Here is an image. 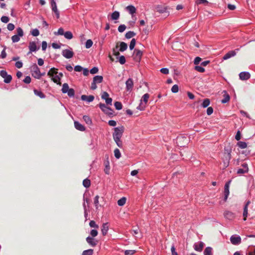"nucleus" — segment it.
Instances as JSON below:
<instances>
[{
    "instance_id": "1",
    "label": "nucleus",
    "mask_w": 255,
    "mask_h": 255,
    "mask_svg": "<svg viewBox=\"0 0 255 255\" xmlns=\"http://www.w3.org/2000/svg\"><path fill=\"white\" fill-rule=\"evenodd\" d=\"M124 131V127L121 126L114 128V132L113 133V138H121Z\"/></svg>"
},
{
    "instance_id": "2",
    "label": "nucleus",
    "mask_w": 255,
    "mask_h": 255,
    "mask_svg": "<svg viewBox=\"0 0 255 255\" xmlns=\"http://www.w3.org/2000/svg\"><path fill=\"white\" fill-rule=\"evenodd\" d=\"M176 141L178 146L184 147L188 144L189 139L187 137L180 136L177 137Z\"/></svg>"
},
{
    "instance_id": "3",
    "label": "nucleus",
    "mask_w": 255,
    "mask_h": 255,
    "mask_svg": "<svg viewBox=\"0 0 255 255\" xmlns=\"http://www.w3.org/2000/svg\"><path fill=\"white\" fill-rule=\"evenodd\" d=\"M0 76L4 79V82L5 83H9L12 80L11 75H8L5 70H1L0 71Z\"/></svg>"
},
{
    "instance_id": "4",
    "label": "nucleus",
    "mask_w": 255,
    "mask_h": 255,
    "mask_svg": "<svg viewBox=\"0 0 255 255\" xmlns=\"http://www.w3.org/2000/svg\"><path fill=\"white\" fill-rule=\"evenodd\" d=\"M99 107L106 114L109 116L113 115V110L110 108L107 107L105 104L100 103Z\"/></svg>"
},
{
    "instance_id": "5",
    "label": "nucleus",
    "mask_w": 255,
    "mask_h": 255,
    "mask_svg": "<svg viewBox=\"0 0 255 255\" xmlns=\"http://www.w3.org/2000/svg\"><path fill=\"white\" fill-rule=\"evenodd\" d=\"M230 241L233 245H238L241 243V238L239 236L233 235L230 238Z\"/></svg>"
},
{
    "instance_id": "6",
    "label": "nucleus",
    "mask_w": 255,
    "mask_h": 255,
    "mask_svg": "<svg viewBox=\"0 0 255 255\" xmlns=\"http://www.w3.org/2000/svg\"><path fill=\"white\" fill-rule=\"evenodd\" d=\"M142 56V52L139 49L134 50L133 59L136 62H139Z\"/></svg>"
},
{
    "instance_id": "7",
    "label": "nucleus",
    "mask_w": 255,
    "mask_h": 255,
    "mask_svg": "<svg viewBox=\"0 0 255 255\" xmlns=\"http://www.w3.org/2000/svg\"><path fill=\"white\" fill-rule=\"evenodd\" d=\"M32 76L37 79L40 78V71L36 65H34L32 68Z\"/></svg>"
},
{
    "instance_id": "8",
    "label": "nucleus",
    "mask_w": 255,
    "mask_h": 255,
    "mask_svg": "<svg viewBox=\"0 0 255 255\" xmlns=\"http://www.w3.org/2000/svg\"><path fill=\"white\" fill-rule=\"evenodd\" d=\"M62 55L67 59L71 58L74 55V52L70 50H63L62 52Z\"/></svg>"
},
{
    "instance_id": "9",
    "label": "nucleus",
    "mask_w": 255,
    "mask_h": 255,
    "mask_svg": "<svg viewBox=\"0 0 255 255\" xmlns=\"http://www.w3.org/2000/svg\"><path fill=\"white\" fill-rule=\"evenodd\" d=\"M231 149L230 147H225V158L227 162V163H229V160L231 158Z\"/></svg>"
},
{
    "instance_id": "10",
    "label": "nucleus",
    "mask_w": 255,
    "mask_h": 255,
    "mask_svg": "<svg viewBox=\"0 0 255 255\" xmlns=\"http://www.w3.org/2000/svg\"><path fill=\"white\" fill-rule=\"evenodd\" d=\"M87 242L91 246L95 247L98 244V241L96 240L94 238L90 236L86 238Z\"/></svg>"
},
{
    "instance_id": "11",
    "label": "nucleus",
    "mask_w": 255,
    "mask_h": 255,
    "mask_svg": "<svg viewBox=\"0 0 255 255\" xmlns=\"http://www.w3.org/2000/svg\"><path fill=\"white\" fill-rule=\"evenodd\" d=\"M239 77L240 79L242 80H247L250 78L251 75L249 72H242L240 73Z\"/></svg>"
},
{
    "instance_id": "12",
    "label": "nucleus",
    "mask_w": 255,
    "mask_h": 255,
    "mask_svg": "<svg viewBox=\"0 0 255 255\" xmlns=\"http://www.w3.org/2000/svg\"><path fill=\"white\" fill-rule=\"evenodd\" d=\"M94 96L93 95L87 96L83 95L81 97L82 100L87 101L89 103L92 102L94 100Z\"/></svg>"
},
{
    "instance_id": "13",
    "label": "nucleus",
    "mask_w": 255,
    "mask_h": 255,
    "mask_svg": "<svg viewBox=\"0 0 255 255\" xmlns=\"http://www.w3.org/2000/svg\"><path fill=\"white\" fill-rule=\"evenodd\" d=\"M231 183V181H228L225 186L224 194H225V201H226L228 195L229 194V184Z\"/></svg>"
},
{
    "instance_id": "14",
    "label": "nucleus",
    "mask_w": 255,
    "mask_h": 255,
    "mask_svg": "<svg viewBox=\"0 0 255 255\" xmlns=\"http://www.w3.org/2000/svg\"><path fill=\"white\" fill-rule=\"evenodd\" d=\"M28 47L30 51L28 53V54H30L32 52L35 51L37 50V46L36 43L34 41H31L29 42Z\"/></svg>"
},
{
    "instance_id": "15",
    "label": "nucleus",
    "mask_w": 255,
    "mask_h": 255,
    "mask_svg": "<svg viewBox=\"0 0 255 255\" xmlns=\"http://www.w3.org/2000/svg\"><path fill=\"white\" fill-rule=\"evenodd\" d=\"M250 201H248L245 206H244V211H243V217H244V218H243V220L244 221H246L247 220V216H248V206L250 204Z\"/></svg>"
},
{
    "instance_id": "16",
    "label": "nucleus",
    "mask_w": 255,
    "mask_h": 255,
    "mask_svg": "<svg viewBox=\"0 0 255 255\" xmlns=\"http://www.w3.org/2000/svg\"><path fill=\"white\" fill-rule=\"evenodd\" d=\"M236 55V52L235 50H232L228 52L227 54H226L224 57H223V59L224 60H227L229 58L233 57Z\"/></svg>"
},
{
    "instance_id": "17",
    "label": "nucleus",
    "mask_w": 255,
    "mask_h": 255,
    "mask_svg": "<svg viewBox=\"0 0 255 255\" xmlns=\"http://www.w3.org/2000/svg\"><path fill=\"white\" fill-rule=\"evenodd\" d=\"M126 88L128 91L130 90L133 88V82L131 78H129L126 82Z\"/></svg>"
},
{
    "instance_id": "18",
    "label": "nucleus",
    "mask_w": 255,
    "mask_h": 255,
    "mask_svg": "<svg viewBox=\"0 0 255 255\" xmlns=\"http://www.w3.org/2000/svg\"><path fill=\"white\" fill-rule=\"evenodd\" d=\"M204 246V244L203 242H200L198 244H195L194 245V248L196 251L201 252L203 250Z\"/></svg>"
},
{
    "instance_id": "19",
    "label": "nucleus",
    "mask_w": 255,
    "mask_h": 255,
    "mask_svg": "<svg viewBox=\"0 0 255 255\" xmlns=\"http://www.w3.org/2000/svg\"><path fill=\"white\" fill-rule=\"evenodd\" d=\"M109 230V226L107 223H104L102 225L101 231L102 235L103 236H105L107 235L108 231Z\"/></svg>"
},
{
    "instance_id": "20",
    "label": "nucleus",
    "mask_w": 255,
    "mask_h": 255,
    "mask_svg": "<svg viewBox=\"0 0 255 255\" xmlns=\"http://www.w3.org/2000/svg\"><path fill=\"white\" fill-rule=\"evenodd\" d=\"M223 93L224 98L221 100V102L223 104H225L229 101L230 97L226 91H224Z\"/></svg>"
},
{
    "instance_id": "21",
    "label": "nucleus",
    "mask_w": 255,
    "mask_h": 255,
    "mask_svg": "<svg viewBox=\"0 0 255 255\" xmlns=\"http://www.w3.org/2000/svg\"><path fill=\"white\" fill-rule=\"evenodd\" d=\"M74 126L75 128L79 130L80 131H84L85 130V128L84 126L79 123L78 122H74Z\"/></svg>"
},
{
    "instance_id": "22",
    "label": "nucleus",
    "mask_w": 255,
    "mask_h": 255,
    "mask_svg": "<svg viewBox=\"0 0 255 255\" xmlns=\"http://www.w3.org/2000/svg\"><path fill=\"white\" fill-rule=\"evenodd\" d=\"M225 217L229 220H232L235 217L234 214L230 211H226L224 213Z\"/></svg>"
},
{
    "instance_id": "23",
    "label": "nucleus",
    "mask_w": 255,
    "mask_h": 255,
    "mask_svg": "<svg viewBox=\"0 0 255 255\" xmlns=\"http://www.w3.org/2000/svg\"><path fill=\"white\" fill-rule=\"evenodd\" d=\"M58 69L55 68H52L50 69L47 73V75L50 77H53L54 75H56L58 74L57 72Z\"/></svg>"
},
{
    "instance_id": "24",
    "label": "nucleus",
    "mask_w": 255,
    "mask_h": 255,
    "mask_svg": "<svg viewBox=\"0 0 255 255\" xmlns=\"http://www.w3.org/2000/svg\"><path fill=\"white\" fill-rule=\"evenodd\" d=\"M126 8L131 14H133L136 12L135 7L132 5L127 6Z\"/></svg>"
},
{
    "instance_id": "25",
    "label": "nucleus",
    "mask_w": 255,
    "mask_h": 255,
    "mask_svg": "<svg viewBox=\"0 0 255 255\" xmlns=\"http://www.w3.org/2000/svg\"><path fill=\"white\" fill-rule=\"evenodd\" d=\"M103 77L102 76L98 75V76H95L93 78V81L96 84H98V83H102L103 81Z\"/></svg>"
},
{
    "instance_id": "26",
    "label": "nucleus",
    "mask_w": 255,
    "mask_h": 255,
    "mask_svg": "<svg viewBox=\"0 0 255 255\" xmlns=\"http://www.w3.org/2000/svg\"><path fill=\"white\" fill-rule=\"evenodd\" d=\"M155 9L157 12L160 13H163L166 11V7L161 5L157 6L155 7Z\"/></svg>"
},
{
    "instance_id": "27",
    "label": "nucleus",
    "mask_w": 255,
    "mask_h": 255,
    "mask_svg": "<svg viewBox=\"0 0 255 255\" xmlns=\"http://www.w3.org/2000/svg\"><path fill=\"white\" fill-rule=\"evenodd\" d=\"M105 168L104 169V172L107 174H109L110 173V163L109 161H107L105 162Z\"/></svg>"
},
{
    "instance_id": "28",
    "label": "nucleus",
    "mask_w": 255,
    "mask_h": 255,
    "mask_svg": "<svg viewBox=\"0 0 255 255\" xmlns=\"http://www.w3.org/2000/svg\"><path fill=\"white\" fill-rule=\"evenodd\" d=\"M128 48V45L126 43L124 42H120V51L121 52H123L125 50H126Z\"/></svg>"
},
{
    "instance_id": "29",
    "label": "nucleus",
    "mask_w": 255,
    "mask_h": 255,
    "mask_svg": "<svg viewBox=\"0 0 255 255\" xmlns=\"http://www.w3.org/2000/svg\"><path fill=\"white\" fill-rule=\"evenodd\" d=\"M51 80L57 84L59 85H61V83L60 81V77L59 76L56 75L55 76L51 77Z\"/></svg>"
},
{
    "instance_id": "30",
    "label": "nucleus",
    "mask_w": 255,
    "mask_h": 255,
    "mask_svg": "<svg viewBox=\"0 0 255 255\" xmlns=\"http://www.w3.org/2000/svg\"><path fill=\"white\" fill-rule=\"evenodd\" d=\"M33 92L35 95L39 97L41 99L44 98L45 97L44 94L40 91L34 89Z\"/></svg>"
},
{
    "instance_id": "31",
    "label": "nucleus",
    "mask_w": 255,
    "mask_h": 255,
    "mask_svg": "<svg viewBox=\"0 0 255 255\" xmlns=\"http://www.w3.org/2000/svg\"><path fill=\"white\" fill-rule=\"evenodd\" d=\"M121 138H113L117 146L120 148H122L123 147V142Z\"/></svg>"
},
{
    "instance_id": "32",
    "label": "nucleus",
    "mask_w": 255,
    "mask_h": 255,
    "mask_svg": "<svg viewBox=\"0 0 255 255\" xmlns=\"http://www.w3.org/2000/svg\"><path fill=\"white\" fill-rule=\"evenodd\" d=\"M119 17L120 13L117 11H114L111 15V18L113 20H117Z\"/></svg>"
},
{
    "instance_id": "33",
    "label": "nucleus",
    "mask_w": 255,
    "mask_h": 255,
    "mask_svg": "<svg viewBox=\"0 0 255 255\" xmlns=\"http://www.w3.org/2000/svg\"><path fill=\"white\" fill-rule=\"evenodd\" d=\"M212 248L211 247H207L204 251V255H212Z\"/></svg>"
},
{
    "instance_id": "34",
    "label": "nucleus",
    "mask_w": 255,
    "mask_h": 255,
    "mask_svg": "<svg viewBox=\"0 0 255 255\" xmlns=\"http://www.w3.org/2000/svg\"><path fill=\"white\" fill-rule=\"evenodd\" d=\"M135 35H136V34L135 32H134L133 31H129L126 33V34L125 35V37L127 39H129V38H131L134 37Z\"/></svg>"
},
{
    "instance_id": "35",
    "label": "nucleus",
    "mask_w": 255,
    "mask_h": 255,
    "mask_svg": "<svg viewBox=\"0 0 255 255\" xmlns=\"http://www.w3.org/2000/svg\"><path fill=\"white\" fill-rule=\"evenodd\" d=\"M127 199L126 197H122L118 201V205L120 206H122L126 204Z\"/></svg>"
},
{
    "instance_id": "36",
    "label": "nucleus",
    "mask_w": 255,
    "mask_h": 255,
    "mask_svg": "<svg viewBox=\"0 0 255 255\" xmlns=\"http://www.w3.org/2000/svg\"><path fill=\"white\" fill-rule=\"evenodd\" d=\"M64 36L67 39H71L73 37L72 33L69 31L65 32Z\"/></svg>"
},
{
    "instance_id": "37",
    "label": "nucleus",
    "mask_w": 255,
    "mask_h": 255,
    "mask_svg": "<svg viewBox=\"0 0 255 255\" xmlns=\"http://www.w3.org/2000/svg\"><path fill=\"white\" fill-rule=\"evenodd\" d=\"M149 98V95L148 94H147V93L145 94L144 95H143V96L142 97V99L141 100V103L142 102H144L145 104H146Z\"/></svg>"
},
{
    "instance_id": "38",
    "label": "nucleus",
    "mask_w": 255,
    "mask_h": 255,
    "mask_svg": "<svg viewBox=\"0 0 255 255\" xmlns=\"http://www.w3.org/2000/svg\"><path fill=\"white\" fill-rule=\"evenodd\" d=\"M84 121L88 125H91L92 123V120L91 118L88 116H84L83 117Z\"/></svg>"
},
{
    "instance_id": "39",
    "label": "nucleus",
    "mask_w": 255,
    "mask_h": 255,
    "mask_svg": "<svg viewBox=\"0 0 255 255\" xmlns=\"http://www.w3.org/2000/svg\"><path fill=\"white\" fill-rule=\"evenodd\" d=\"M83 185L86 188H88L91 185L90 180L88 179H85L83 181Z\"/></svg>"
},
{
    "instance_id": "40",
    "label": "nucleus",
    "mask_w": 255,
    "mask_h": 255,
    "mask_svg": "<svg viewBox=\"0 0 255 255\" xmlns=\"http://www.w3.org/2000/svg\"><path fill=\"white\" fill-rule=\"evenodd\" d=\"M69 89L68 84L67 83H64L62 86V92L63 93H66L68 90Z\"/></svg>"
},
{
    "instance_id": "41",
    "label": "nucleus",
    "mask_w": 255,
    "mask_h": 255,
    "mask_svg": "<svg viewBox=\"0 0 255 255\" xmlns=\"http://www.w3.org/2000/svg\"><path fill=\"white\" fill-rule=\"evenodd\" d=\"M210 100L209 99H205L204 100V101L202 104V106L203 108H206L210 105Z\"/></svg>"
},
{
    "instance_id": "42",
    "label": "nucleus",
    "mask_w": 255,
    "mask_h": 255,
    "mask_svg": "<svg viewBox=\"0 0 255 255\" xmlns=\"http://www.w3.org/2000/svg\"><path fill=\"white\" fill-rule=\"evenodd\" d=\"M237 145L240 148L244 149L247 147V144L244 141H239L237 143Z\"/></svg>"
},
{
    "instance_id": "43",
    "label": "nucleus",
    "mask_w": 255,
    "mask_h": 255,
    "mask_svg": "<svg viewBox=\"0 0 255 255\" xmlns=\"http://www.w3.org/2000/svg\"><path fill=\"white\" fill-rule=\"evenodd\" d=\"M114 155L115 157L117 159H119L121 157V152L118 148H116L114 150Z\"/></svg>"
},
{
    "instance_id": "44",
    "label": "nucleus",
    "mask_w": 255,
    "mask_h": 255,
    "mask_svg": "<svg viewBox=\"0 0 255 255\" xmlns=\"http://www.w3.org/2000/svg\"><path fill=\"white\" fill-rule=\"evenodd\" d=\"M202 66H198V65H196V66H195L194 67V69L195 70H196L198 72H201V73H203L205 72V69L202 67Z\"/></svg>"
},
{
    "instance_id": "45",
    "label": "nucleus",
    "mask_w": 255,
    "mask_h": 255,
    "mask_svg": "<svg viewBox=\"0 0 255 255\" xmlns=\"http://www.w3.org/2000/svg\"><path fill=\"white\" fill-rule=\"evenodd\" d=\"M114 106L116 108V109L118 110H120L122 109L123 105L122 103L120 102H116L114 103Z\"/></svg>"
},
{
    "instance_id": "46",
    "label": "nucleus",
    "mask_w": 255,
    "mask_h": 255,
    "mask_svg": "<svg viewBox=\"0 0 255 255\" xmlns=\"http://www.w3.org/2000/svg\"><path fill=\"white\" fill-rule=\"evenodd\" d=\"M93 43V42L92 40H91V39L87 40V41L86 42V44H85L86 48L87 49L90 48V47H92Z\"/></svg>"
},
{
    "instance_id": "47",
    "label": "nucleus",
    "mask_w": 255,
    "mask_h": 255,
    "mask_svg": "<svg viewBox=\"0 0 255 255\" xmlns=\"http://www.w3.org/2000/svg\"><path fill=\"white\" fill-rule=\"evenodd\" d=\"M93 254V250L89 249L83 251L82 255H92Z\"/></svg>"
},
{
    "instance_id": "48",
    "label": "nucleus",
    "mask_w": 255,
    "mask_h": 255,
    "mask_svg": "<svg viewBox=\"0 0 255 255\" xmlns=\"http://www.w3.org/2000/svg\"><path fill=\"white\" fill-rule=\"evenodd\" d=\"M64 30L63 28H60L58 29L57 32H54V34L56 35H63L64 34Z\"/></svg>"
},
{
    "instance_id": "49",
    "label": "nucleus",
    "mask_w": 255,
    "mask_h": 255,
    "mask_svg": "<svg viewBox=\"0 0 255 255\" xmlns=\"http://www.w3.org/2000/svg\"><path fill=\"white\" fill-rule=\"evenodd\" d=\"M99 196L98 195L96 196L94 198V203L97 209L98 208L99 206Z\"/></svg>"
},
{
    "instance_id": "50",
    "label": "nucleus",
    "mask_w": 255,
    "mask_h": 255,
    "mask_svg": "<svg viewBox=\"0 0 255 255\" xmlns=\"http://www.w3.org/2000/svg\"><path fill=\"white\" fill-rule=\"evenodd\" d=\"M11 40L13 42H17L20 40V36L17 35H14L11 37Z\"/></svg>"
},
{
    "instance_id": "51",
    "label": "nucleus",
    "mask_w": 255,
    "mask_h": 255,
    "mask_svg": "<svg viewBox=\"0 0 255 255\" xmlns=\"http://www.w3.org/2000/svg\"><path fill=\"white\" fill-rule=\"evenodd\" d=\"M135 43H136L135 39L134 38L132 39V40H131V41L130 42V44H129L130 50H131L134 48V47L135 45Z\"/></svg>"
},
{
    "instance_id": "52",
    "label": "nucleus",
    "mask_w": 255,
    "mask_h": 255,
    "mask_svg": "<svg viewBox=\"0 0 255 255\" xmlns=\"http://www.w3.org/2000/svg\"><path fill=\"white\" fill-rule=\"evenodd\" d=\"M66 93H67L68 95L70 97H74L75 95V91L73 89L71 88L68 90V92H67Z\"/></svg>"
},
{
    "instance_id": "53",
    "label": "nucleus",
    "mask_w": 255,
    "mask_h": 255,
    "mask_svg": "<svg viewBox=\"0 0 255 255\" xmlns=\"http://www.w3.org/2000/svg\"><path fill=\"white\" fill-rule=\"evenodd\" d=\"M89 226L91 228H96V229L99 228V226L97 224H96V222L93 220H92L90 222Z\"/></svg>"
},
{
    "instance_id": "54",
    "label": "nucleus",
    "mask_w": 255,
    "mask_h": 255,
    "mask_svg": "<svg viewBox=\"0 0 255 255\" xmlns=\"http://www.w3.org/2000/svg\"><path fill=\"white\" fill-rule=\"evenodd\" d=\"M16 32L17 35L20 37H22L23 35V31L21 27H18L16 29Z\"/></svg>"
},
{
    "instance_id": "55",
    "label": "nucleus",
    "mask_w": 255,
    "mask_h": 255,
    "mask_svg": "<svg viewBox=\"0 0 255 255\" xmlns=\"http://www.w3.org/2000/svg\"><path fill=\"white\" fill-rule=\"evenodd\" d=\"M118 47H119L118 43H117L116 47L113 49V55H114L115 56H119L120 55V52L119 51H117V49L118 48Z\"/></svg>"
},
{
    "instance_id": "56",
    "label": "nucleus",
    "mask_w": 255,
    "mask_h": 255,
    "mask_svg": "<svg viewBox=\"0 0 255 255\" xmlns=\"http://www.w3.org/2000/svg\"><path fill=\"white\" fill-rule=\"evenodd\" d=\"M196 3L197 4H203L207 5L208 3V1L207 0H196Z\"/></svg>"
},
{
    "instance_id": "57",
    "label": "nucleus",
    "mask_w": 255,
    "mask_h": 255,
    "mask_svg": "<svg viewBox=\"0 0 255 255\" xmlns=\"http://www.w3.org/2000/svg\"><path fill=\"white\" fill-rule=\"evenodd\" d=\"M179 88L178 86L177 85H174L172 86L171 88V91L172 92L174 93H176L178 92Z\"/></svg>"
},
{
    "instance_id": "58",
    "label": "nucleus",
    "mask_w": 255,
    "mask_h": 255,
    "mask_svg": "<svg viewBox=\"0 0 255 255\" xmlns=\"http://www.w3.org/2000/svg\"><path fill=\"white\" fill-rule=\"evenodd\" d=\"M126 29V26L125 24L120 25L118 27V31L120 32H124L125 30Z\"/></svg>"
},
{
    "instance_id": "59",
    "label": "nucleus",
    "mask_w": 255,
    "mask_h": 255,
    "mask_svg": "<svg viewBox=\"0 0 255 255\" xmlns=\"http://www.w3.org/2000/svg\"><path fill=\"white\" fill-rule=\"evenodd\" d=\"M98 232L96 230H92L90 232L91 237H95L98 235Z\"/></svg>"
},
{
    "instance_id": "60",
    "label": "nucleus",
    "mask_w": 255,
    "mask_h": 255,
    "mask_svg": "<svg viewBox=\"0 0 255 255\" xmlns=\"http://www.w3.org/2000/svg\"><path fill=\"white\" fill-rule=\"evenodd\" d=\"M52 10L55 12L57 18H59V12L58 11L57 6L52 7Z\"/></svg>"
},
{
    "instance_id": "61",
    "label": "nucleus",
    "mask_w": 255,
    "mask_h": 255,
    "mask_svg": "<svg viewBox=\"0 0 255 255\" xmlns=\"http://www.w3.org/2000/svg\"><path fill=\"white\" fill-rule=\"evenodd\" d=\"M98 71H99L98 68L96 67H94L90 70V72L92 74H95L97 73L98 72Z\"/></svg>"
},
{
    "instance_id": "62",
    "label": "nucleus",
    "mask_w": 255,
    "mask_h": 255,
    "mask_svg": "<svg viewBox=\"0 0 255 255\" xmlns=\"http://www.w3.org/2000/svg\"><path fill=\"white\" fill-rule=\"evenodd\" d=\"M135 253V250H126L125 252V255H132Z\"/></svg>"
},
{
    "instance_id": "63",
    "label": "nucleus",
    "mask_w": 255,
    "mask_h": 255,
    "mask_svg": "<svg viewBox=\"0 0 255 255\" xmlns=\"http://www.w3.org/2000/svg\"><path fill=\"white\" fill-rule=\"evenodd\" d=\"M9 20V18L6 16H2L1 17V21L3 23H7Z\"/></svg>"
},
{
    "instance_id": "64",
    "label": "nucleus",
    "mask_w": 255,
    "mask_h": 255,
    "mask_svg": "<svg viewBox=\"0 0 255 255\" xmlns=\"http://www.w3.org/2000/svg\"><path fill=\"white\" fill-rule=\"evenodd\" d=\"M119 62L122 65L126 63V58L124 56L122 55L120 57Z\"/></svg>"
}]
</instances>
